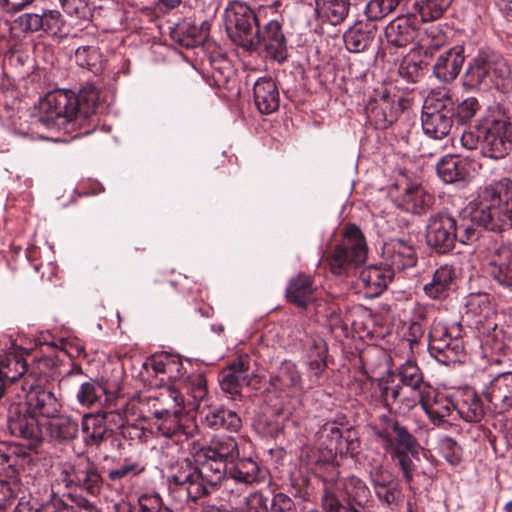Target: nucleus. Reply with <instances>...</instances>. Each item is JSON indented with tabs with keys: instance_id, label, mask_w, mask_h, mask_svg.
I'll use <instances>...</instances> for the list:
<instances>
[{
	"instance_id": "51",
	"label": "nucleus",
	"mask_w": 512,
	"mask_h": 512,
	"mask_svg": "<svg viewBox=\"0 0 512 512\" xmlns=\"http://www.w3.org/2000/svg\"><path fill=\"white\" fill-rule=\"evenodd\" d=\"M75 61L82 67L93 73H98L102 69L101 53L95 46H81L75 50Z\"/></svg>"
},
{
	"instance_id": "18",
	"label": "nucleus",
	"mask_w": 512,
	"mask_h": 512,
	"mask_svg": "<svg viewBox=\"0 0 512 512\" xmlns=\"http://www.w3.org/2000/svg\"><path fill=\"white\" fill-rule=\"evenodd\" d=\"M67 481L92 497H97L103 487V478L96 465L89 460H81L67 472Z\"/></svg>"
},
{
	"instance_id": "58",
	"label": "nucleus",
	"mask_w": 512,
	"mask_h": 512,
	"mask_svg": "<svg viewBox=\"0 0 512 512\" xmlns=\"http://www.w3.org/2000/svg\"><path fill=\"white\" fill-rule=\"evenodd\" d=\"M318 313L323 314V316L327 319L331 330L335 328H343V319H342V311L340 307L334 303H319L317 305Z\"/></svg>"
},
{
	"instance_id": "64",
	"label": "nucleus",
	"mask_w": 512,
	"mask_h": 512,
	"mask_svg": "<svg viewBox=\"0 0 512 512\" xmlns=\"http://www.w3.org/2000/svg\"><path fill=\"white\" fill-rule=\"evenodd\" d=\"M481 141H482V132H481V123L476 127V130H469L463 132L461 136V144L464 148L473 150L476 148L481 149Z\"/></svg>"
},
{
	"instance_id": "24",
	"label": "nucleus",
	"mask_w": 512,
	"mask_h": 512,
	"mask_svg": "<svg viewBox=\"0 0 512 512\" xmlns=\"http://www.w3.org/2000/svg\"><path fill=\"white\" fill-rule=\"evenodd\" d=\"M400 104L388 94L370 101L366 108L368 120L378 129L389 127L397 119Z\"/></svg>"
},
{
	"instance_id": "48",
	"label": "nucleus",
	"mask_w": 512,
	"mask_h": 512,
	"mask_svg": "<svg viewBox=\"0 0 512 512\" xmlns=\"http://www.w3.org/2000/svg\"><path fill=\"white\" fill-rule=\"evenodd\" d=\"M447 44V35L437 25L428 27L419 40V49L424 56H432Z\"/></svg>"
},
{
	"instance_id": "37",
	"label": "nucleus",
	"mask_w": 512,
	"mask_h": 512,
	"mask_svg": "<svg viewBox=\"0 0 512 512\" xmlns=\"http://www.w3.org/2000/svg\"><path fill=\"white\" fill-rule=\"evenodd\" d=\"M455 412L466 422H479L484 416L480 397L472 389H466L455 398Z\"/></svg>"
},
{
	"instance_id": "28",
	"label": "nucleus",
	"mask_w": 512,
	"mask_h": 512,
	"mask_svg": "<svg viewBox=\"0 0 512 512\" xmlns=\"http://www.w3.org/2000/svg\"><path fill=\"white\" fill-rule=\"evenodd\" d=\"M228 477L250 486L264 479L263 470L257 460L244 454L228 464Z\"/></svg>"
},
{
	"instance_id": "29",
	"label": "nucleus",
	"mask_w": 512,
	"mask_h": 512,
	"mask_svg": "<svg viewBox=\"0 0 512 512\" xmlns=\"http://www.w3.org/2000/svg\"><path fill=\"white\" fill-rule=\"evenodd\" d=\"M200 413L203 414L204 424L213 430H228L236 432L241 428V419L236 412L223 406L204 404Z\"/></svg>"
},
{
	"instance_id": "33",
	"label": "nucleus",
	"mask_w": 512,
	"mask_h": 512,
	"mask_svg": "<svg viewBox=\"0 0 512 512\" xmlns=\"http://www.w3.org/2000/svg\"><path fill=\"white\" fill-rule=\"evenodd\" d=\"M256 107L262 114H271L279 107V91L271 78H259L253 87Z\"/></svg>"
},
{
	"instance_id": "23",
	"label": "nucleus",
	"mask_w": 512,
	"mask_h": 512,
	"mask_svg": "<svg viewBox=\"0 0 512 512\" xmlns=\"http://www.w3.org/2000/svg\"><path fill=\"white\" fill-rule=\"evenodd\" d=\"M119 417L114 412L87 414L82 419L83 441L87 446L98 447L105 439L112 435V430L106 425L107 421Z\"/></svg>"
},
{
	"instance_id": "38",
	"label": "nucleus",
	"mask_w": 512,
	"mask_h": 512,
	"mask_svg": "<svg viewBox=\"0 0 512 512\" xmlns=\"http://www.w3.org/2000/svg\"><path fill=\"white\" fill-rule=\"evenodd\" d=\"M27 372L26 363L22 356L8 353L0 359V378L10 386H13L14 391L17 393L18 386H22V378L25 377Z\"/></svg>"
},
{
	"instance_id": "32",
	"label": "nucleus",
	"mask_w": 512,
	"mask_h": 512,
	"mask_svg": "<svg viewBox=\"0 0 512 512\" xmlns=\"http://www.w3.org/2000/svg\"><path fill=\"white\" fill-rule=\"evenodd\" d=\"M456 277L455 267L443 264L434 271L431 281L424 285L423 291L431 299L446 298Z\"/></svg>"
},
{
	"instance_id": "54",
	"label": "nucleus",
	"mask_w": 512,
	"mask_h": 512,
	"mask_svg": "<svg viewBox=\"0 0 512 512\" xmlns=\"http://www.w3.org/2000/svg\"><path fill=\"white\" fill-rule=\"evenodd\" d=\"M105 394V387L95 380L81 384L77 393V400L83 406H92Z\"/></svg>"
},
{
	"instance_id": "39",
	"label": "nucleus",
	"mask_w": 512,
	"mask_h": 512,
	"mask_svg": "<svg viewBox=\"0 0 512 512\" xmlns=\"http://www.w3.org/2000/svg\"><path fill=\"white\" fill-rule=\"evenodd\" d=\"M273 386L281 391L293 395L302 390L301 373L292 362H284L279 368L278 374L271 379Z\"/></svg>"
},
{
	"instance_id": "19",
	"label": "nucleus",
	"mask_w": 512,
	"mask_h": 512,
	"mask_svg": "<svg viewBox=\"0 0 512 512\" xmlns=\"http://www.w3.org/2000/svg\"><path fill=\"white\" fill-rule=\"evenodd\" d=\"M490 408L499 414L512 409V372H504L494 377L484 391Z\"/></svg>"
},
{
	"instance_id": "63",
	"label": "nucleus",
	"mask_w": 512,
	"mask_h": 512,
	"mask_svg": "<svg viewBox=\"0 0 512 512\" xmlns=\"http://www.w3.org/2000/svg\"><path fill=\"white\" fill-rule=\"evenodd\" d=\"M246 512H268L267 499L260 492L250 493L245 498Z\"/></svg>"
},
{
	"instance_id": "36",
	"label": "nucleus",
	"mask_w": 512,
	"mask_h": 512,
	"mask_svg": "<svg viewBox=\"0 0 512 512\" xmlns=\"http://www.w3.org/2000/svg\"><path fill=\"white\" fill-rule=\"evenodd\" d=\"M487 272L501 286L512 288V250L508 247L499 248L492 255Z\"/></svg>"
},
{
	"instance_id": "12",
	"label": "nucleus",
	"mask_w": 512,
	"mask_h": 512,
	"mask_svg": "<svg viewBox=\"0 0 512 512\" xmlns=\"http://www.w3.org/2000/svg\"><path fill=\"white\" fill-rule=\"evenodd\" d=\"M317 445L324 462H333L337 454L354 455L358 449V441L353 437V432L349 429L343 432L335 422H327L320 428L317 432Z\"/></svg>"
},
{
	"instance_id": "11",
	"label": "nucleus",
	"mask_w": 512,
	"mask_h": 512,
	"mask_svg": "<svg viewBox=\"0 0 512 512\" xmlns=\"http://www.w3.org/2000/svg\"><path fill=\"white\" fill-rule=\"evenodd\" d=\"M21 392L22 395L19 392L16 395L25 398L22 405L27 412L45 418L59 414L61 404L51 391L43 387V379L39 374L31 371L23 377Z\"/></svg>"
},
{
	"instance_id": "2",
	"label": "nucleus",
	"mask_w": 512,
	"mask_h": 512,
	"mask_svg": "<svg viewBox=\"0 0 512 512\" xmlns=\"http://www.w3.org/2000/svg\"><path fill=\"white\" fill-rule=\"evenodd\" d=\"M474 225L502 233L512 229V179L502 177L485 185L475 203L471 204L470 221L457 223V241L469 244L478 239Z\"/></svg>"
},
{
	"instance_id": "5",
	"label": "nucleus",
	"mask_w": 512,
	"mask_h": 512,
	"mask_svg": "<svg viewBox=\"0 0 512 512\" xmlns=\"http://www.w3.org/2000/svg\"><path fill=\"white\" fill-rule=\"evenodd\" d=\"M468 90L495 87L501 92L512 90V71L508 62L491 50H480L469 62L462 78Z\"/></svg>"
},
{
	"instance_id": "42",
	"label": "nucleus",
	"mask_w": 512,
	"mask_h": 512,
	"mask_svg": "<svg viewBox=\"0 0 512 512\" xmlns=\"http://www.w3.org/2000/svg\"><path fill=\"white\" fill-rule=\"evenodd\" d=\"M350 5V0H316V11L332 25H338L348 16Z\"/></svg>"
},
{
	"instance_id": "22",
	"label": "nucleus",
	"mask_w": 512,
	"mask_h": 512,
	"mask_svg": "<svg viewBox=\"0 0 512 512\" xmlns=\"http://www.w3.org/2000/svg\"><path fill=\"white\" fill-rule=\"evenodd\" d=\"M418 25L419 21L414 14L396 17L385 28L388 43L397 48L407 47L415 40Z\"/></svg>"
},
{
	"instance_id": "16",
	"label": "nucleus",
	"mask_w": 512,
	"mask_h": 512,
	"mask_svg": "<svg viewBox=\"0 0 512 512\" xmlns=\"http://www.w3.org/2000/svg\"><path fill=\"white\" fill-rule=\"evenodd\" d=\"M382 257L391 270L398 272L414 267L418 261L414 243L403 238L386 241L382 248Z\"/></svg>"
},
{
	"instance_id": "62",
	"label": "nucleus",
	"mask_w": 512,
	"mask_h": 512,
	"mask_svg": "<svg viewBox=\"0 0 512 512\" xmlns=\"http://www.w3.org/2000/svg\"><path fill=\"white\" fill-rule=\"evenodd\" d=\"M271 512H298L294 501L283 493H277L273 496L271 502Z\"/></svg>"
},
{
	"instance_id": "27",
	"label": "nucleus",
	"mask_w": 512,
	"mask_h": 512,
	"mask_svg": "<svg viewBox=\"0 0 512 512\" xmlns=\"http://www.w3.org/2000/svg\"><path fill=\"white\" fill-rule=\"evenodd\" d=\"M418 403L421 404L430 420L437 425L445 422L446 418L455 411V400L437 393L434 389L433 392L419 394Z\"/></svg>"
},
{
	"instance_id": "60",
	"label": "nucleus",
	"mask_w": 512,
	"mask_h": 512,
	"mask_svg": "<svg viewBox=\"0 0 512 512\" xmlns=\"http://www.w3.org/2000/svg\"><path fill=\"white\" fill-rule=\"evenodd\" d=\"M322 507L325 512H359L342 505L335 493L328 489L322 496Z\"/></svg>"
},
{
	"instance_id": "15",
	"label": "nucleus",
	"mask_w": 512,
	"mask_h": 512,
	"mask_svg": "<svg viewBox=\"0 0 512 512\" xmlns=\"http://www.w3.org/2000/svg\"><path fill=\"white\" fill-rule=\"evenodd\" d=\"M156 429L165 437L181 443L194 436L197 425L182 413V405L174 403V409L159 420L154 421Z\"/></svg>"
},
{
	"instance_id": "56",
	"label": "nucleus",
	"mask_w": 512,
	"mask_h": 512,
	"mask_svg": "<svg viewBox=\"0 0 512 512\" xmlns=\"http://www.w3.org/2000/svg\"><path fill=\"white\" fill-rule=\"evenodd\" d=\"M441 455L448 463L455 466L461 461V448L451 437L444 436L438 443Z\"/></svg>"
},
{
	"instance_id": "50",
	"label": "nucleus",
	"mask_w": 512,
	"mask_h": 512,
	"mask_svg": "<svg viewBox=\"0 0 512 512\" xmlns=\"http://www.w3.org/2000/svg\"><path fill=\"white\" fill-rule=\"evenodd\" d=\"M374 492L380 504L391 511L399 510L404 500V494L398 481L375 489Z\"/></svg>"
},
{
	"instance_id": "1",
	"label": "nucleus",
	"mask_w": 512,
	"mask_h": 512,
	"mask_svg": "<svg viewBox=\"0 0 512 512\" xmlns=\"http://www.w3.org/2000/svg\"><path fill=\"white\" fill-rule=\"evenodd\" d=\"M104 101L103 93L93 84H86L77 95L65 90L48 92L40 100L42 114L32 122L33 128L71 133L82 128L92 114L102 111Z\"/></svg>"
},
{
	"instance_id": "52",
	"label": "nucleus",
	"mask_w": 512,
	"mask_h": 512,
	"mask_svg": "<svg viewBox=\"0 0 512 512\" xmlns=\"http://www.w3.org/2000/svg\"><path fill=\"white\" fill-rule=\"evenodd\" d=\"M403 0H370L365 7L368 20L379 21L394 12Z\"/></svg>"
},
{
	"instance_id": "10",
	"label": "nucleus",
	"mask_w": 512,
	"mask_h": 512,
	"mask_svg": "<svg viewBox=\"0 0 512 512\" xmlns=\"http://www.w3.org/2000/svg\"><path fill=\"white\" fill-rule=\"evenodd\" d=\"M455 106L445 92H432L424 101L421 123L426 135L434 139L447 136L453 125Z\"/></svg>"
},
{
	"instance_id": "53",
	"label": "nucleus",
	"mask_w": 512,
	"mask_h": 512,
	"mask_svg": "<svg viewBox=\"0 0 512 512\" xmlns=\"http://www.w3.org/2000/svg\"><path fill=\"white\" fill-rule=\"evenodd\" d=\"M343 38L346 48L354 53L364 51L372 42L370 33L358 27L348 29Z\"/></svg>"
},
{
	"instance_id": "13",
	"label": "nucleus",
	"mask_w": 512,
	"mask_h": 512,
	"mask_svg": "<svg viewBox=\"0 0 512 512\" xmlns=\"http://www.w3.org/2000/svg\"><path fill=\"white\" fill-rule=\"evenodd\" d=\"M457 221L448 213H436L428 218L426 225L427 245L437 253L451 251L457 242Z\"/></svg>"
},
{
	"instance_id": "46",
	"label": "nucleus",
	"mask_w": 512,
	"mask_h": 512,
	"mask_svg": "<svg viewBox=\"0 0 512 512\" xmlns=\"http://www.w3.org/2000/svg\"><path fill=\"white\" fill-rule=\"evenodd\" d=\"M429 343L428 347L431 352L437 354H443L449 357V353L452 354V341H449L448 326L442 323H434L429 331Z\"/></svg>"
},
{
	"instance_id": "49",
	"label": "nucleus",
	"mask_w": 512,
	"mask_h": 512,
	"mask_svg": "<svg viewBox=\"0 0 512 512\" xmlns=\"http://www.w3.org/2000/svg\"><path fill=\"white\" fill-rule=\"evenodd\" d=\"M146 467L139 459L126 457L116 468L108 471L107 477L113 482H120L124 479H131L139 476L145 471Z\"/></svg>"
},
{
	"instance_id": "21",
	"label": "nucleus",
	"mask_w": 512,
	"mask_h": 512,
	"mask_svg": "<svg viewBox=\"0 0 512 512\" xmlns=\"http://www.w3.org/2000/svg\"><path fill=\"white\" fill-rule=\"evenodd\" d=\"M25 32L43 31L51 36L62 34L64 20L58 10H46L42 14L25 13L17 19Z\"/></svg>"
},
{
	"instance_id": "17",
	"label": "nucleus",
	"mask_w": 512,
	"mask_h": 512,
	"mask_svg": "<svg viewBox=\"0 0 512 512\" xmlns=\"http://www.w3.org/2000/svg\"><path fill=\"white\" fill-rule=\"evenodd\" d=\"M402 188L401 194L397 198L398 206L402 210L413 213L423 214L427 212L434 204V197L420 183L406 181L399 183Z\"/></svg>"
},
{
	"instance_id": "30",
	"label": "nucleus",
	"mask_w": 512,
	"mask_h": 512,
	"mask_svg": "<svg viewBox=\"0 0 512 512\" xmlns=\"http://www.w3.org/2000/svg\"><path fill=\"white\" fill-rule=\"evenodd\" d=\"M248 370L247 359L239 357L221 373L219 380L221 389L232 395L239 394L242 387L250 385Z\"/></svg>"
},
{
	"instance_id": "47",
	"label": "nucleus",
	"mask_w": 512,
	"mask_h": 512,
	"mask_svg": "<svg viewBox=\"0 0 512 512\" xmlns=\"http://www.w3.org/2000/svg\"><path fill=\"white\" fill-rule=\"evenodd\" d=\"M222 499L231 505V509L242 508L245 504V498L247 494L248 484L234 481L227 477L222 481Z\"/></svg>"
},
{
	"instance_id": "44",
	"label": "nucleus",
	"mask_w": 512,
	"mask_h": 512,
	"mask_svg": "<svg viewBox=\"0 0 512 512\" xmlns=\"http://www.w3.org/2000/svg\"><path fill=\"white\" fill-rule=\"evenodd\" d=\"M438 176L445 183H454L462 181L467 176L465 163L455 156L443 157L436 166Z\"/></svg>"
},
{
	"instance_id": "34",
	"label": "nucleus",
	"mask_w": 512,
	"mask_h": 512,
	"mask_svg": "<svg viewBox=\"0 0 512 512\" xmlns=\"http://www.w3.org/2000/svg\"><path fill=\"white\" fill-rule=\"evenodd\" d=\"M314 294V280L305 274L291 278L286 288L288 302L299 308H306L314 300Z\"/></svg>"
},
{
	"instance_id": "7",
	"label": "nucleus",
	"mask_w": 512,
	"mask_h": 512,
	"mask_svg": "<svg viewBox=\"0 0 512 512\" xmlns=\"http://www.w3.org/2000/svg\"><path fill=\"white\" fill-rule=\"evenodd\" d=\"M481 154L491 159H503L512 150V122L499 106L489 107L481 122Z\"/></svg>"
},
{
	"instance_id": "43",
	"label": "nucleus",
	"mask_w": 512,
	"mask_h": 512,
	"mask_svg": "<svg viewBox=\"0 0 512 512\" xmlns=\"http://www.w3.org/2000/svg\"><path fill=\"white\" fill-rule=\"evenodd\" d=\"M450 0H415L412 5V12L419 17L420 22H429L440 19L447 8Z\"/></svg>"
},
{
	"instance_id": "8",
	"label": "nucleus",
	"mask_w": 512,
	"mask_h": 512,
	"mask_svg": "<svg viewBox=\"0 0 512 512\" xmlns=\"http://www.w3.org/2000/svg\"><path fill=\"white\" fill-rule=\"evenodd\" d=\"M401 386H381V395L387 407L399 401L403 409L410 410L418 403L419 394L433 392V388L424 382L420 369L413 361H406L398 373Z\"/></svg>"
},
{
	"instance_id": "55",
	"label": "nucleus",
	"mask_w": 512,
	"mask_h": 512,
	"mask_svg": "<svg viewBox=\"0 0 512 512\" xmlns=\"http://www.w3.org/2000/svg\"><path fill=\"white\" fill-rule=\"evenodd\" d=\"M367 472L374 490L397 481L395 476L376 459L368 464Z\"/></svg>"
},
{
	"instance_id": "59",
	"label": "nucleus",
	"mask_w": 512,
	"mask_h": 512,
	"mask_svg": "<svg viewBox=\"0 0 512 512\" xmlns=\"http://www.w3.org/2000/svg\"><path fill=\"white\" fill-rule=\"evenodd\" d=\"M480 110V104L474 97H469L463 100L455 110V115L461 122L471 120L476 113Z\"/></svg>"
},
{
	"instance_id": "14",
	"label": "nucleus",
	"mask_w": 512,
	"mask_h": 512,
	"mask_svg": "<svg viewBox=\"0 0 512 512\" xmlns=\"http://www.w3.org/2000/svg\"><path fill=\"white\" fill-rule=\"evenodd\" d=\"M37 418L27 412L22 403H11L8 407L9 431L12 435L27 440L30 449H35L43 440V432Z\"/></svg>"
},
{
	"instance_id": "26",
	"label": "nucleus",
	"mask_w": 512,
	"mask_h": 512,
	"mask_svg": "<svg viewBox=\"0 0 512 512\" xmlns=\"http://www.w3.org/2000/svg\"><path fill=\"white\" fill-rule=\"evenodd\" d=\"M328 346L321 337H312L306 345L305 364L308 378L312 384H317L327 368Z\"/></svg>"
},
{
	"instance_id": "4",
	"label": "nucleus",
	"mask_w": 512,
	"mask_h": 512,
	"mask_svg": "<svg viewBox=\"0 0 512 512\" xmlns=\"http://www.w3.org/2000/svg\"><path fill=\"white\" fill-rule=\"evenodd\" d=\"M205 458L199 467L190 462L181 465L169 478V490L195 502L210 493L209 487L221 484L228 477V464L215 457Z\"/></svg>"
},
{
	"instance_id": "57",
	"label": "nucleus",
	"mask_w": 512,
	"mask_h": 512,
	"mask_svg": "<svg viewBox=\"0 0 512 512\" xmlns=\"http://www.w3.org/2000/svg\"><path fill=\"white\" fill-rule=\"evenodd\" d=\"M138 512H174L166 506L160 496L156 494H144L138 499Z\"/></svg>"
},
{
	"instance_id": "41",
	"label": "nucleus",
	"mask_w": 512,
	"mask_h": 512,
	"mask_svg": "<svg viewBox=\"0 0 512 512\" xmlns=\"http://www.w3.org/2000/svg\"><path fill=\"white\" fill-rule=\"evenodd\" d=\"M47 432L51 439L64 442L77 437L78 423L67 415H56L49 418Z\"/></svg>"
},
{
	"instance_id": "31",
	"label": "nucleus",
	"mask_w": 512,
	"mask_h": 512,
	"mask_svg": "<svg viewBox=\"0 0 512 512\" xmlns=\"http://www.w3.org/2000/svg\"><path fill=\"white\" fill-rule=\"evenodd\" d=\"M391 281V275L376 266H369L361 270L357 287L366 298L378 297Z\"/></svg>"
},
{
	"instance_id": "6",
	"label": "nucleus",
	"mask_w": 512,
	"mask_h": 512,
	"mask_svg": "<svg viewBox=\"0 0 512 512\" xmlns=\"http://www.w3.org/2000/svg\"><path fill=\"white\" fill-rule=\"evenodd\" d=\"M367 245L363 233L355 224L344 227L343 238L326 257L330 272L338 277H349L365 263Z\"/></svg>"
},
{
	"instance_id": "20",
	"label": "nucleus",
	"mask_w": 512,
	"mask_h": 512,
	"mask_svg": "<svg viewBox=\"0 0 512 512\" xmlns=\"http://www.w3.org/2000/svg\"><path fill=\"white\" fill-rule=\"evenodd\" d=\"M258 44L250 51L263 50L268 56L278 62H282L287 57L286 39L278 21L268 22L263 31L257 33Z\"/></svg>"
},
{
	"instance_id": "40",
	"label": "nucleus",
	"mask_w": 512,
	"mask_h": 512,
	"mask_svg": "<svg viewBox=\"0 0 512 512\" xmlns=\"http://www.w3.org/2000/svg\"><path fill=\"white\" fill-rule=\"evenodd\" d=\"M205 457L217 458L229 464L240 455V447L235 438L230 436H219L211 440L205 449Z\"/></svg>"
},
{
	"instance_id": "9",
	"label": "nucleus",
	"mask_w": 512,
	"mask_h": 512,
	"mask_svg": "<svg viewBox=\"0 0 512 512\" xmlns=\"http://www.w3.org/2000/svg\"><path fill=\"white\" fill-rule=\"evenodd\" d=\"M224 24L230 39L246 50L255 48L259 43V20L256 12L246 3H229L224 12Z\"/></svg>"
},
{
	"instance_id": "45",
	"label": "nucleus",
	"mask_w": 512,
	"mask_h": 512,
	"mask_svg": "<svg viewBox=\"0 0 512 512\" xmlns=\"http://www.w3.org/2000/svg\"><path fill=\"white\" fill-rule=\"evenodd\" d=\"M174 403L184 405V399L174 388L168 389L166 393H161L157 398L150 399L151 413L155 420H159L165 415H168V413L174 409Z\"/></svg>"
},
{
	"instance_id": "3",
	"label": "nucleus",
	"mask_w": 512,
	"mask_h": 512,
	"mask_svg": "<svg viewBox=\"0 0 512 512\" xmlns=\"http://www.w3.org/2000/svg\"><path fill=\"white\" fill-rule=\"evenodd\" d=\"M375 436L383 449L396 461L403 477L410 483L414 477V459H419L421 445L418 440L393 416L380 415L371 424Z\"/></svg>"
},
{
	"instance_id": "35",
	"label": "nucleus",
	"mask_w": 512,
	"mask_h": 512,
	"mask_svg": "<svg viewBox=\"0 0 512 512\" xmlns=\"http://www.w3.org/2000/svg\"><path fill=\"white\" fill-rule=\"evenodd\" d=\"M181 389L188 396L187 405L191 409L201 410L202 404H208L207 379L203 373H192L180 381Z\"/></svg>"
},
{
	"instance_id": "61",
	"label": "nucleus",
	"mask_w": 512,
	"mask_h": 512,
	"mask_svg": "<svg viewBox=\"0 0 512 512\" xmlns=\"http://www.w3.org/2000/svg\"><path fill=\"white\" fill-rule=\"evenodd\" d=\"M35 512H73V507L66 504L59 496L53 494Z\"/></svg>"
},
{
	"instance_id": "25",
	"label": "nucleus",
	"mask_w": 512,
	"mask_h": 512,
	"mask_svg": "<svg viewBox=\"0 0 512 512\" xmlns=\"http://www.w3.org/2000/svg\"><path fill=\"white\" fill-rule=\"evenodd\" d=\"M464 61V48L452 47L437 57L433 65V74L442 82H452L459 75Z\"/></svg>"
}]
</instances>
